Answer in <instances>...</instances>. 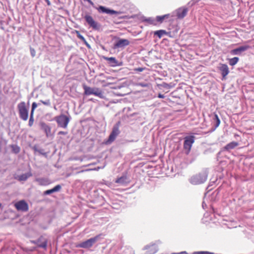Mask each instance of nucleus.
Here are the masks:
<instances>
[{"label":"nucleus","instance_id":"f257e3e1","mask_svg":"<svg viewBox=\"0 0 254 254\" xmlns=\"http://www.w3.org/2000/svg\"><path fill=\"white\" fill-rule=\"evenodd\" d=\"M208 172L204 171L192 176L190 179V182L193 185H200L206 182Z\"/></svg>","mask_w":254,"mask_h":254},{"label":"nucleus","instance_id":"f03ea898","mask_svg":"<svg viewBox=\"0 0 254 254\" xmlns=\"http://www.w3.org/2000/svg\"><path fill=\"white\" fill-rule=\"evenodd\" d=\"M17 109L19 118L24 121H27L28 118L29 111L26 103L24 101L20 102L17 105Z\"/></svg>","mask_w":254,"mask_h":254},{"label":"nucleus","instance_id":"7ed1b4c3","mask_svg":"<svg viewBox=\"0 0 254 254\" xmlns=\"http://www.w3.org/2000/svg\"><path fill=\"white\" fill-rule=\"evenodd\" d=\"M70 115L66 116L61 114L55 117V120L56 121L58 127L66 128L67 127L70 120Z\"/></svg>","mask_w":254,"mask_h":254},{"label":"nucleus","instance_id":"20e7f679","mask_svg":"<svg viewBox=\"0 0 254 254\" xmlns=\"http://www.w3.org/2000/svg\"><path fill=\"white\" fill-rule=\"evenodd\" d=\"M194 140L195 136L193 135H189L184 137L183 148L186 154L188 155L190 153Z\"/></svg>","mask_w":254,"mask_h":254},{"label":"nucleus","instance_id":"39448f33","mask_svg":"<svg viewBox=\"0 0 254 254\" xmlns=\"http://www.w3.org/2000/svg\"><path fill=\"white\" fill-rule=\"evenodd\" d=\"M83 88L84 90V94L86 95H94L101 98H104L103 93L99 88H91L84 84Z\"/></svg>","mask_w":254,"mask_h":254},{"label":"nucleus","instance_id":"423d86ee","mask_svg":"<svg viewBox=\"0 0 254 254\" xmlns=\"http://www.w3.org/2000/svg\"><path fill=\"white\" fill-rule=\"evenodd\" d=\"M120 124L121 122L119 121L114 126L109 138L106 142V144H110L113 142L115 140L117 136L120 134V131L119 130V127Z\"/></svg>","mask_w":254,"mask_h":254},{"label":"nucleus","instance_id":"0eeeda50","mask_svg":"<svg viewBox=\"0 0 254 254\" xmlns=\"http://www.w3.org/2000/svg\"><path fill=\"white\" fill-rule=\"evenodd\" d=\"M87 1L88 3L95 7L99 13H107L110 15L118 14L119 12L113 9H110L104 6L100 5L99 7H96L94 6V3L91 0H84Z\"/></svg>","mask_w":254,"mask_h":254},{"label":"nucleus","instance_id":"6e6552de","mask_svg":"<svg viewBox=\"0 0 254 254\" xmlns=\"http://www.w3.org/2000/svg\"><path fill=\"white\" fill-rule=\"evenodd\" d=\"M99 238V236H97L91 238L85 241L82 242L77 245V247L88 249L93 246V245L96 242Z\"/></svg>","mask_w":254,"mask_h":254},{"label":"nucleus","instance_id":"1a4fd4ad","mask_svg":"<svg viewBox=\"0 0 254 254\" xmlns=\"http://www.w3.org/2000/svg\"><path fill=\"white\" fill-rule=\"evenodd\" d=\"M84 18L86 21V22L89 25L90 27H91L93 29L98 30L100 28L99 24L96 22L92 17L89 15H86L84 17Z\"/></svg>","mask_w":254,"mask_h":254},{"label":"nucleus","instance_id":"9d476101","mask_svg":"<svg viewBox=\"0 0 254 254\" xmlns=\"http://www.w3.org/2000/svg\"><path fill=\"white\" fill-rule=\"evenodd\" d=\"M14 206L18 211L26 212L28 210L29 207L27 203L24 200H20L15 203Z\"/></svg>","mask_w":254,"mask_h":254},{"label":"nucleus","instance_id":"9b49d317","mask_svg":"<svg viewBox=\"0 0 254 254\" xmlns=\"http://www.w3.org/2000/svg\"><path fill=\"white\" fill-rule=\"evenodd\" d=\"M188 8L185 6L178 8L175 10L176 16L179 19H183L187 14Z\"/></svg>","mask_w":254,"mask_h":254},{"label":"nucleus","instance_id":"f8f14e48","mask_svg":"<svg viewBox=\"0 0 254 254\" xmlns=\"http://www.w3.org/2000/svg\"><path fill=\"white\" fill-rule=\"evenodd\" d=\"M129 41L126 39H119L114 44V48H124L125 47L129 45Z\"/></svg>","mask_w":254,"mask_h":254},{"label":"nucleus","instance_id":"ddd939ff","mask_svg":"<svg viewBox=\"0 0 254 254\" xmlns=\"http://www.w3.org/2000/svg\"><path fill=\"white\" fill-rule=\"evenodd\" d=\"M250 48L249 45H244L240 46L236 49L232 50L230 51V54L232 55H240L243 52L248 50Z\"/></svg>","mask_w":254,"mask_h":254},{"label":"nucleus","instance_id":"4468645a","mask_svg":"<svg viewBox=\"0 0 254 254\" xmlns=\"http://www.w3.org/2000/svg\"><path fill=\"white\" fill-rule=\"evenodd\" d=\"M104 59L109 62L110 66L115 67L117 66H121L123 64L122 62H120L117 61L114 57H104Z\"/></svg>","mask_w":254,"mask_h":254},{"label":"nucleus","instance_id":"2eb2a0df","mask_svg":"<svg viewBox=\"0 0 254 254\" xmlns=\"http://www.w3.org/2000/svg\"><path fill=\"white\" fill-rule=\"evenodd\" d=\"M144 250H147L145 254H154L158 251V247L155 244L147 245L144 247Z\"/></svg>","mask_w":254,"mask_h":254},{"label":"nucleus","instance_id":"dca6fc26","mask_svg":"<svg viewBox=\"0 0 254 254\" xmlns=\"http://www.w3.org/2000/svg\"><path fill=\"white\" fill-rule=\"evenodd\" d=\"M212 119L213 120V128L212 129V131H214L219 126L220 124V120L218 115L215 113H213V115H212Z\"/></svg>","mask_w":254,"mask_h":254},{"label":"nucleus","instance_id":"f3484780","mask_svg":"<svg viewBox=\"0 0 254 254\" xmlns=\"http://www.w3.org/2000/svg\"><path fill=\"white\" fill-rule=\"evenodd\" d=\"M219 69L221 71V73L223 79L225 78L229 73L228 66L226 64H221L220 66L219 67Z\"/></svg>","mask_w":254,"mask_h":254},{"label":"nucleus","instance_id":"a211bd4d","mask_svg":"<svg viewBox=\"0 0 254 254\" xmlns=\"http://www.w3.org/2000/svg\"><path fill=\"white\" fill-rule=\"evenodd\" d=\"M129 182V181L127 175H123L115 181L116 183L120 184L122 185H127L128 184Z\"/></svg>","mask_w":254,"mask_h":254},{"label":"nucleus","instance_id":"6ab92c4d","mask_svg":"<svg viewBox=\"0 0 254 254\" xmlns=\"http://www.w3.org/2000/svg\"><path fill=\"white\" fill-rule=\"evenodd\" d=\"M62 187L60 185L56 186L52 189L47 190L44 192V195H50L54 192L59 191L61 190Z\"/></svg>","mask_w":254,"mask_h":254},{"label":"nucleus","instance_id":"aec40b11","mask_svg":"<svg viewBox=\"0 0 254 254\" xmlns=\"http://www.w3.org/2000/svg\"><path fill=\"white\" fill-rule=\"evenodd\" d=\"M238 145L239 143L237 142L232 141L225 145L224 147V149L227 151H230L235 148L236 147L238 146Z\"/></svg>","mask_w":254,"mask_h":254},{"label":"nucleus","instance_id":"412c9836","mask_svg":"<svg viewBox=\"0 0 254 254\" xmlns=\"http://www.w3.org/2000/svg\"><path fill=\"white\" fill-rule=\"evenodd\" d=\"M41 127L45 132L47 137H49L51 135V127L47 125L45 123H42Z\"/></svg>","mask_w":254,"mask_h":254},{"label":"nucleus","instance_id":"4be33fe9","mask_svg":"<svg viewBox=\"0 0 254 254\" xmlns=\"http://www.w3.org/2000/svg\"><path fill=\"white\" fill-rule=\"evenodd\" d=\"M36 181L38 183L40 186H46L49 184L48 179L43 178H37Z\"/></svg>","mask_w":254,"mask_h":254},{"label":"nucleus","instance_id":"5701e85b","mask_svg":"<svg viewBox=\"0 0 254 254\" xmlns=\"http://www.w3.org/2000/svg\"><path fill=\"white\" fill-rule=\"evenodd\" d=\"M32 149L35 152H38L40 154L43 155L45 156H47V153L45 152L44 149L39 148L37 145H34L32 147Z\"/></svg>","mask_w":254,"mask_h":254},{"label":"nucleus","instance_id":"b1692460","mask_svg":"<svg viewBox=\"0 0 254 254\" xmlns=\"http://www.w3.org/2000/svg\"><path fill=\"white\" fill-rule=\"evenodd\" d=\"M32 176L31 173L23 174L18 176V180L20 181H25L28 178Z\"/></svg>","mask_w":254,"mask_h":254},{"label":"nucleus","instance_id":"393cba45","mask_svg":"<svg viewBox=\"0 0 254 254\" xmlns=\"http://www.w3.org/2000/svg\"><path fill=\"white\" fill-rule=\"evenodd\" d=\"M169 14H165L161 16H157L156 18V23L157 24V22H159L160 23H162L163 21L167 18H168L169 17Z\"/></svg>","mask_w":254,"mask_h":254},{"label":"nucleus","instance_id":"a878e982","mask_svg":"<svg viewBox=\"0 0 254 254\" xmlns=\"http://www.w3.org/2000/svg\"><path fill=\"white\" fill-rule=\"evenodd\" d=\"M167 32L164 30H159L155 31L154 35L157 36L159 38H161L163 35H166Z\"/></svg>","mask_w":254,"mask_h":254},{"label":"nucleus","instance_id":"bb28decb","mask_svg":"<svg viewBox=\"0 0 254 254\" xmlns=\"http://www.w3.org/2000/svg\"><path fill=\"white\" fill-rule=\"evenodd\" d=\"M143 21L147 22L148 23H149L150 24H152L154 25H157L156 19H154L152 17H148V18H145L143 20Z\"/></svg>","mask_w":254,"mask_h":254},{"label":"nucleus","instance_id":"cd10ccee","mask_svg":"<svg viewBox=\"0 0 254 254\" xmlns=\"http://www.w3.org/2000/svg\"><path fill=\"white\" fill-rule=\"evenodd\" d=\"M239 59L238 57H234L230 59L229 61V64L230 65L233 66L235 65L239 61Z\"/></svg>","mask_w":254,"mask_h":254},{"label":"nucleus","instance_id":"c85d7f7f","mask_svg":"<svg viewBox=\"0 0 254 254\" xmlns=\"http://www.w3.org/2000/svg\"><path fill=\"white\" fill-rule=\"evenodd\" d=\"M76 33H77V37L80 39L83 42H84L85 43H86V45L88 46V47H89V45L86 42V40L84 38V37L80 34L79 32L78 31H76Z\"/></svg>","mask_w":254,"mask_h":254},{"label":"nucleus","instance_id":"c756f323","mask_svg":"<svg viewBox=\"0 0 254 254\" xmlns=\"http://www.w3.org/2000/svg\"><path fill=\"white\" fill-rule=\"evenodd\" d=\"M11 148L12 151L16 154L19 153L20 151V148L17 145H13L11 146Z\"/></svg>","mask_w":254,"mask_h":254},{"label":"nucleus","instance_id":"7c9ffc66","mask_svg":"<svg viewBox=\"0 0 254 254\" xmlns=\"http://www.w3.org/2000/svg\"><path fill=\"white\" fill-rule=\"evenodd\" d=\"M40 102L41 103H42L43 104L46 105V106H50L51 104V101H50V99H47L45 101H43V100H40Z\"/></svg>","mask_w":254,"mask_h":254},{"label":"nucleus","instance_id":"2f4dec72","mask_svg":"<svg viewBox=\"0 0 254 254\" xmlns=\"http://www.w3.org/2000/svg\"><path fill=\"white\" fill-rule=\"evenodd\" d=\"M47 246V242L46 241L42 242V243H40L38 244V247L39 248H42L43 249H46Z\"/></svg>","mask_w":254,"mask_h":254},{"label":"nucleus","instance_id":"473e14b6","mask_svg":"<svg viewBox=\"0 0 254 254\" xmlns=\"http://www.w3.org/2000/svg\"><path fill=\"white\" fill-rule=\"evenodd\" d=\"M192 254H214L213 253L207 252V251H200V252H195L192 253Z\"/></svg>","mask_w":254,"mask_h":254},{"label":"nucleus","instance_id":"72a5a7b5","mask_svg":"<svg viewBox=\"0 0 254 254\" xmlns=\"http://www.w3.org/2000/svg\"><path fill=\"white\" fill-rule=\"evenodd\" d=\"M199 1L200 0H191L188 3V5H190V6H192Z\"/></svg>","mask_w":254,"mask_h":254},{"label":"nucleus","instance_id":"f704fd0d","mask_svg":"<svg viewBox=\"0 0 254 254\" xmlns=\"http://www.w3.org/2000/svg\"><path fill=\"white\" fill-rule=\"evenodd\" d=\"M30 54H31V56L32 57H34L36 55L35 50L31 47L30 48Z\"/></svg>","mask_w":254,"mask_h":254},{"label":"nucleus","instance_id":"c9c22d12","mask_svg":"<svg viewBox=\"0 0 254 254\" xmlns=\"http://www.w3.org/2000/svg\"><path fill=\"white\" fill-rule=\"evenodd\" d=\"M145 69V67H137L134 69V70L137 72H142Z\"/></svg>","mask_w":254,"mask_h":254},{"label":"nucleus","instance_id":"e433bc0d","mask_svg":"<svg viewBox=\"0 0 254 254\" xmlns=\"http://www.w3.org/2000/svg\"><path fill=\"white\" fill-rule=\"evenodd\" d=\"M138 85L142 87H147L148 86V84L144 82H140Z\"/></svg>","mask_w":254,"mask_h":254},{"label":"nucleus","instance_id":"4c0bfd02","mask_svg":"<svg viewBox=\"0 0 254 254\" xmlns=\"http://www.w3.org/2000/svg\"><path fill=\"white\" fill-rule=\"evenodd\" d=\"M34 118H31L29 119V123H28V125L29 126V127L32 126V125H33V123H34Z\"/></svg>","mask_w":254,"mask_h":254},{"label":"nucleus","instance_id":"58836bf2","mask_svg":"<svg viewBox=\"0 0 254 254\" xmlns=\"http://www.w3.org/2000/svg\"><path fill=\"white\" fill-rule=\"evenodd\" d=\"M38 104L36 102H33L32 104L31 110L34 111L37 108Z\"/></svg>","mask_w":254,"mask_h":254},{"label":"nucleus","instance_id":"ea45409f","mask_svg":"<svg viewBox=\"0 0 254 254\" xmlns=\"http://www.w3.org/2000/svg\"><path fill=\"white\" fill-rule=\"evenodd\" d=\"M67 134V132L64 131H60L58 132V134H62V135H66Z\"/></svg>","mask_w":254,"mask_h":254},{"label":"nucleus","instance_id":"a19ab883","mask_svg":"<svg viewBox=\"0 0 254 254\" xmlns=\"http://www.w3.org/2000/svg\"><path fill=\"white\" fill-rule=\"evenodd\" d=\"M34 111L31 110L30 115V118H34Z\"/></svg>","mask_w":254,"mask_h":254},{"label":"nucleus","instance_id":"79ce46f5","mask_svg":"<svg viewBox=\"0 0 254 254\" xmlns=\"http://www.w3.org/2000/svg\"><path fill=\"white\" fill-rule=\"evenodd\" d=\"M158 97L159 98H164L165 96L163 94L159 93L158 95Z\"/></svg>","mask_w":254,"mask_h":254},{"label":"nucleus","instance_id":"37998d69","mask_svg":"<svg viewBox=\"0 0 254 254\" xmlns=\"http://www.w3.org/2000/svg\"><path fill=\"white\" fill-rule=\"evenodd\" d=\"M172 254H188L186 252L184 251V252H182L178 253H172Z\"/></svg>","mask_w":254,"mask_h":254},{"label":"nucleus","instance_id":"c03bdc74","mask_svg":"<svg viewBox=\"0 0 254 254\" xmlns=\"http://www.w3.org/2000/svg\"><path fill=\"white\" fill-rule=\"evenodd\" d=\"M46 3H47L48 5L50 6V5H51V2H50V1L49 0H48V1H46Z\"/></svg>","mask_w":254,"mask_h":254},{"label":"nucleus","instance_id":"a18cd8bd","mask_svg":"<svg viewBox=\"0 0 254 254\" xmlns=\"http://www.w3.org/2000/svg\"><path fill=\"white\" fill-rule=\"evenodd\" d=\"M164 87H169V85H168V84H167L165 83V85H164Z\"/></svg>","mask_w":254,"mask_h":254},{"label":"nucleus","instance_id":"49530a36","mask_svg":"<svg viewBox=\"0 0 254 254\" xmlns=\"http://www.w3.org/2000/svg\"><path fill=\"white\" fill-rule=\"evenodd\" d=\"M107 78V79H110L113 78V77H111V76H109V77H108Z\"/></svg>","mask_w":254,"mask_h":254},{"label":"nucleus","instance_id":"de8ad7c7","mask_svg":"<svg viewBox=\"0 0 254 254\" xmlns=\"http://www.w3.org/2000/svg\"><path fill=\"white\" fill-rule=\"evenodd\" d=\"M54 109L55 110H57V107H56V106L55 105L54 106Z\"/></svg>","mask_w":254,"mask_h":254},{"label":"nucleus","instance_id":"09e8293b","mask_svg":"<svg viewBox=\"0 0 254 254\" xmlns=\"http://www.w3.org/2000/svg\"><path fill=\"white\" fill-rule=\"evenodd\" d=\"M214 183V182H210V184H209V186L212 185V184H213V183Z\"/></svg>","mask_w":254,"mask_h":254},{"label":"nucleus","instance_id":"8fccbe9b","mask_svg":"<svg viewBox=\"0 0 254 254\" xmlns=\"http://www.w3.org/2000/svg\"><path fill=\"white\" fill-rule=\"evenodd\" d=\"M45 0V1H48V0Z\"/></svg>","mask_w":254,"mask_h":254},{"label":"nucleus","instance_id":"3c124183","mask_svg":"<svg viewBox=\"0 0 254 254\" xmlns=\"http://www.w3.org/2000/svg\"><path fill=\"white\" fill-rule=\"evenodd\" d=\"M45 0V1H48V0Z\"/></svg>","mask_w":254,"mask_h":254}]
</instances>
